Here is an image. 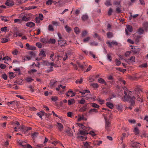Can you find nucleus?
<instances>
[{"instance_id": "nucleus-1", "label": "nucleus", "mask_w": 148, "mask_h": 148, "mask_svg": "<svg viewBox=\"0 0 148 148\" xmlns=\"http://www.w3.org/2000/svg\"><path fill=\"white\" fill-rule=\"evenodd\" d=\"M124 90V95L123 99L124 101H129L130 103V104L132 106H134L135 104V101L136 99L135 96L132 95L133 92H131L126 90L127 88L124 86L123 87Z\"/></svg>"}, {"instance_id": "nucleus-2", "label": "nucleus", "mask_w": 148, "mask_h": 148, "mask_svg": "<svg viewBox=\"0 0 148 148\" xmlns=\"http://www.w3.org/2000/svg\"><path fill=\"white\" fill-rule=\"evenodd\" d=\"M79 127L82 128V130H80L79 131L80 134L82 135H86L88 134L87 132V130H88V128L86 127L83 125L82 123H77Z\"/></svg>"}, {"instance_id": "nucleus-3", "label": "nucleus", "mask_w": 148, "mask_h": 148, "mask_svg": "<svg viewBox=\"0 0 148 148\" xmlns=\"http://www.w3.org/2000/svg\"><path fill=\"white\" fill-rule=\"evenodd\" d=\"M142 91L141 89L140 88L137 87L135 88L134 91H133V93L137 95L136 96L137 100L140 101H142V99L141 98L139 97V93Z\"/></svg>"}, {"instance_id": "nucleus-4", "label": "nucleus", "mask_w": 148, "mask_h": 148, "mask_svg": "<svg viewBox=\"0 0 148 148\" xmlns=\"http://www.w3.org/2000/svg\"><path fill=\"white\" fill-rule=\"evenodd\" d=\"M104 119L106 122L105 129L107 131H109V127L111 126V123L106 117H104Z\"/></svg>"}, {"instance_id": "nucleus-5", "label": "nucleus", "mask_w": 148, "mask_h": 148, "mask_svg": "<svg viewBox=\"0 0 148 148\" xmlns=\"http://www.w3.org/2000/svg\"><path fill=\"white\" fill-rule=\"evenodd\" d=\"M39 56H40V57H38L36 58V60L38 61H39L40 60L42 59V57H45L46 56V54L45 53V52L42 50L41 51L40 53L39 54Z\"/></svg>"}, {"instance_id": "nucleus-6", "label": "nucleus", "mask_w": 148, "mask_h": 148, "mask_svg": "<svg viewBox=\"0 0 148 148\" xmlns=\"http://www.w3.org/2000/svg\"><path fill=\"white\" fill-rule=\"evenodd\" d=\"M5 4L7 6L11 7L14 5V2L11 0H7L5 2Z\"/></svg>"}, {"instance_id": "nucleus-7", "label": "nucleus", "mask_w": 148, "mask_h": 148, "mask_svg": "<svg viewBox=\"0 0 148 148\" xmlns=\"http://www.w3.org/2000/svg\"><path fill=\"white\" fill-rule=\"evenodd\" d=\"M58 44L62 46H65L67 45L66 41L64 40H58Z\"/></svg>"}, {"instance_id": "nucleus-8", "label": "nucleus", "mask_w": 148, "mask_h": 148, "mask_svg": "<svg viewBox=\"0 0 148 148\" xmlns=\"http://www.w3.org/2000/svg\"><path fill=\"white\" fill-rule=\"evenodd\" d=\"M131 145L133 147L135 148H139L140 146V144L139 143L136 142H132L131 143Z\"/></svg>"}, {"instance_id": "nucleus-9", "label": "nucleus", "mask_w": 148, "mask_h": 148, "mask_svg": "<svg viewBox=\"0 0 148 148\" xmlns=\"http://www.w3.org/2000/svg\"><path fill=\"white\" fill-rule=\"evenodd\" d=\"M127 29H125V31L126 35H128V33L127 30L130 32H131L132 31V26L129 25L127 26Z\"/></svg>"}, {"instance_id": "nucleus-10", "label": "nucleus", "mask_w": 148, "mask_h": 148, "mask_svg": "<svg viewBox=\"0 0 148 148\" xmlns=\"http://www.w3.org/2000/svg\"><path fill=\"white\" fill-rule=\"evenodd\" d=\"M87 66V64L84 62L82 64H79V67L82 69H85Z\"/></svg>"}, {"instance_id": "nucleus-11", "label": "nucleus", "mask_w": 148, "mask_h": 148, "mask_svg": "<svg viewBox=\"0 0 148 148\" xmlns=\"http://www.w3.org/2000/svg\"><path fill=\"white\" fill-rule=\"evenodd\" d=\"M40 41L44 43H48V39L47 38H41Z\"/></svg>"}, {"instance_id": "nucleus-12", "label": "nucleus", "mask_w": 148, "mask_h": 148, "mask_svg": "<svg viewBox=\"0 0 148 148\" xmlns=\"http://www.w3.org/2000/svg\"><path fill=\"white\" fill-rule=\"evenodd\" d=\"M69 93H71V97H73L75 95V93L73 92V91L72 90L68 91L66 94V95L67 97H69L70 95H69Z\"/></svg>"}, {"instance_id": "nucleus-13", "label": "nucleus", "mask_w": 148, "mask_h": 148, "mask_svg": "<svg viewBox=\"0 0 148 148\" xmlns=\"http://www.w3.org/2000/svg\"><path fill=\"white\" fill-rule=\"evenodd\" d=\"M90 142H86L84 144V146L86 148H92V147L90 145Z\"/></svg>"}, {"instance_id": "nucleus-14", "label": "nucleus", "mask_w": 148, "mask_h": 148, "mask_svg": "<svg viewBox=\"0 0 148 148\" xmlns=\"http://www.w3.org/2000/svg\"><path fill=\"white\" fill-rule=\"evenodd\" d=\"M26 25L27 26L30 27H34L35 25V23L32 22H28L26 23Z\"/></svg>"}, {"instance_id": "nucleus-15", "label": "nucleus", "mask_w": 148, "mask_h": 148, "mask_svg": "<svg viewBox=\"0 0 148 148\" xmlns=\"http://www.w3.org/2000/svg\"><path fill=\"white\" fill-rule=\"evenodd\" d=\"M66 88L65 86H63L61 84L59 85L58 86V87L56 88V90L57 91L60 90L61 88L63 89H64Z\"/></svg>"}, {"instance_id": "nucleus-16", "label": "nucleus", "mask_w": 148, "mask_h": 148, "mask_svg": "<svg viewBox=\"0 0 148 148\" xmlns=\"http://www.w3.org/2000/svg\"><path fill=\"white\" fill-rule=\"evenodd\" d=\"M134 59L135 57L134 56H132L130 57V58L126 60L125 61L127 62H128L131 61L134 62Z\"/></svg>"}, {"instance_id": "nucleus-17", "label": "nucleus", "mask_w": 148, "mask_h": 148, "mask_svg": "<svg viewBox=\"0 0 148 148\" xmlns=\"http://www.w3.org/2000/svg\"><path fill=\"white\" fill-rule=\"evenodd\" d=\"M66 132L69 136H71L73 135V134L71 132V129L69 128H68L66 129Z\"/></svg>"}, {"instance_id": "nucleus-18", "label": "nucleus", "mask_w": 148, "mask_h": 148, "mask_svg": "<svg viewBox=\"0 0 148 148\" xmlns=\"http://www.w3.org/2000/svg\"><path fill=\"white\" fill-rule=\"evenodd\" d=\"M75 102V100L74 99H71V100H68V104L69 105H70L74 103Z\"/></svg>"}, {"instance_id": "nucleus-19", "label": "nucleus", "mask_w": 148, "mask_h": 148, "mask_svg": "<svg viewBox=\"0 0 148 148\" xmlns=\"http://www.w3.org/2000/svg\"><path fill=\"white\" fill-rule=\"evenodd\" d=\"M106 105L108 107L111 109H112L113 107V104L110 102L106 103Z\"/></svg>"}, {"instance_id": "nucleus-20", "label": "nucleus", "mask_w": 148, "mask_h": 148, "mask_svg": "<svg viewBox=\"0 0 148 148\" xmlns=\"http://www.w3.org/2000/svg\"><path fill=\"white\" fill-rule=\"evenodd\" d=\"M57 82L54 79H52L50 81V87H52Z\"/></svg>"}, {"instance_id": "nucleus-21", "label": "nucleus", "mask_w": 148, "mask_h": 148, "mask_svg": "<svg viewBox=\"0 0 148 148\" xmlns=\"http://www.w3.org/2000/svg\"><path fill=\"white\" fill-rule=\"evenodd\" d=\"M91 106L94 108H99V106L98 105L94 103H91Z\"/></svg>"}, {"instance_id": "nucleus-22", "label": "nucleus", "mask_w": 148, "mask_h": 148, "mask_svg": "<svg viewBox=\"0 0 148 148\" xmlns=\"http://www.w3.org/2000/svg\"><path fill=\"white\" fill-rule=\"evenodd\" d=\"M88 18V15L86 14L83 15L82 17V19L83 21L87 20Z\"/></svg>"}, {"instance_id": "nucleus-23", "label": "nucleus", "mask_w": 148, "mask_h": 148, "mask_svg": "<svg viewBox=\"0 0 148 148\" xmlns=\"http://www.w3.org/2000/svg\"><path fill=\"white\" fill-rule=\"evenodd\" d=\"M105 4L107 6L111 5H112L110 0H107L105 2Z\"/></svg>"}, {"instance_id": "nucleus-24", "label": "nucleus", "mask_w": 148, "mask_h": 148, "mask_svg": "<svg viewBox=\"0 0 148 148\" xmlns=\"http://www.w3.org/2000/svg\"><path fill=\"white\" fill-rule=\"evenodd\" d=\"M38 135V133L36 132L32 134V137L33 138H36Z\"/></svg>"}, {"instance_id": "nucleus-25", "label": "nucleus", "mask_w": 148, "mask_h": 148, "mask_svg": "<svg viewBox=\"0 0 148 148\" xmlns=\"http://www.w3.org/2000/svg\"><path fill=\"white\" fill-rule=\"evenodd\" d=\"M108 79L109 80H111V81H109V82L111 84V85L113 84H114V82H113V77H112V76H109L108 77Z\"/></svg>"}, {"instance_id": "nucleus-26", "label": "nucleus", "mask_w": 148, "mask_h": 148, "mask_svg": "<svg viewBox=\"0 0 148 148\" xmlns=\"http://www.w3.org/2000/svg\"><path fill=\"white\" fill-rule=\"evenodd\" d=\"M26 81L27 82H31L32 81L34 80V79L30 77H27L25 79Z\"/></svg>"}, {"instance_id": "nucleus-27", "label": "nucleus", "mask_w": 148, "mask_h": 148, "mask_svg": "<svg viewBox=\"0 0 148 148\" xmlns=\"http://www.w3.org/2000/svg\"><path fill=\"white\" fill-rule=\"evenodd\" d=\"M98 110L97 109L93 108V109H91L89 111V112L90 113H91L92 112H98Z\"/></svg>"}, {"instance_id": "nucleus-28", "label": "nucleus", "mask_w": 148, "mask_h": 148, "mask_svg": "<svg viewBox=\"0 0 148 148\" xmlns=\"http://www.w3.org/2000/svg\"><path fill=\"white\" fill-rule=\"evenodd\" d=\"M58 127L60 131H61L62 130L63 128V127L61 123H58Z\"/></svg>"}, {"instance_id": "nucleus-29", "label": "nucleus", "mask_w": 148, "mask_h": 148, "mask_svg": "<svg viewBox=\"0 0 148 148\" xmlns=\"http://www.w3.org/2000/svg\"><path fill=\"white\" fill-rule=\"evenodd\" d=\"M65 29L66 31L68 33H69L71 31V28L67 25L65 26Z\"/></svg>"}, {"instance_id": "nucleus-30", "label": "nucleus", "mask_w": 148, "mask_h": 148, "mask_svg": "<svg viewBox=\"0 0 148 148\" xmlns=\"http://www.w3.org/2000/svg\"><path fill=\"white\" fill-rule=\"evenodd\" d=\"M144 32L143 29L142 28H140L138 29V32L139 34H143Z\"/></svg>"}, {"instance_id": "nucleus-31", "label": "nucleus", "mask_w": 148, "mask_h": 148, "mask_svg": "<svg viewBox=\"0 0 148 148\" xmlns=\"http://www.w3.org/2000/svg\"><path fill=\"white\" fill-rule=\"evenodd\" d=\"M85 102V100L83 98L81 100H79L78 101V102L79 103L82 104H84Z\"/></svg>"}, {"instance_id": "nucleus-32", "label": "nucleus", "mask_w": 148, "mask_h": 148, "mask_svg": "<svg viewBox=\"0 0 148 148\" xmlns=\"http://www.w3.org/2000/svg\"><path fill=\"white\" fill-rule=\"evenodd\" d=\"M134 131L136 134H137L139 133V131L137 127H136L134 128Z\"/></svg>"}, {"instance_id": "nucleus-33", "label": "nucleus", "mask_w": 148, "mask_h": 148, "mask_svg": "<svg viewBox=\"0 0 148 148\" xmlns=\"http://www.w3.org/2000/svg\"><path fill=\"white\" fill-rule=\"evenodd\" d=\"M48 30L51 31H53L54 29L53 26L51 25H49L48 27Z\"/></svg>"}, {"instance_id": "nucleus-34", "label": "nucleus", "mask_w": 148, "mask_h": 148, "mask_svg": "<svg viewBox=\"0 0 148 148\" xmlns=\"http://www.w3.org/2000/svg\"><path fill=\"white\" fill-rule=\"evenodd\" d=\"M74 31L76 34H78L79 32V29L78 27H76L74 28Z\"/></svg>"}, {"instance_id": "nucleus-35", "label": "nucleus", "mask_w": 148, "mask_h": 148, "mask_svg": "<svg viewBox=\"0 0 148 148\" xmlns=\"http://www.w3.org/2000/svg\"><path fill=\"white\" fill-rule=\"evenodd\" d=\"M56 42V40L55 39H52L50 38L49 40V41L48 40V43H55Z\"/></svg>"}, {"instance_id": "nucleus-36", "label": "nucleus", "mask_w": 148, "mask_h": 148, "mask_svg": "<svg viewBox=\"0 0 148 148\" xmlns=\"http://www.w3.org/2000/svg\"><path fill=\"white\" fill-rule=\"evenodd\" d=\"M52 0H48L46 3V4L48 5H51L52 3Z\"/></svg>"}, {"instance_id": "nucleus-37", "label": "nucleus", "mask_w": 148, "mask_h": 148, "mask_svg": "<svg viewBox=\"0 0 148 148\" xmlns=\"http://www.w3.org/2000/svg\"><path fill=\"white\" fill-rule=\"evenodd\" d=\"M118 110L121 111L122 109V106L121 105H118L116 106Z\"/></svg>"}, {"instance_id": "nucleus-38", "label": "nucleus", "mask_w": 148, "mask_h": 148, "mask_svg": "<svg viewBox=\"0 0 148 148\" xmlns=\"http://www.w3.org/2000/svg\"><path fill=\"white\" fill-rule=\"evenodd\" d=\"M115 62L117 66H119L121 64V62L118 59H116L115 60Z\"/></svg>"}, {"instance_id": "nucleus-39", "label": "nucleus", "mask_w": 148, "mask_h": 148, "mask_svg": "<svg viewBox=\"0 0 148 148\" xmlns=\"http://www.w3.org/2000/svg\"><path fill=\"white\" fill-rule=\"evenodd\" d=\"M29 17H27L26 16H23L22 18L23 21H28L29 20Z\"/></svg>"}, {"instance_id": "nucleus-40", "label": "nucleus", "mask_w": 148, "mask_h": 148, "mask_svg": "<svg viewBox=\"0 0 148 148\" xmlns=\"http://www.w3.org/2000/svg\"><path fill=\"white\" fill-rule=\"evenodd\" d=\"M9 77L10 79H12L15 76H14V73L13 72H10L9 73Z\"/></svg>"}, {"instance_id": "nucleus-41", "label": "nucleus", "mask_w": 148, "mask_h": 148, "mask_svg": "<svg viewBox=\"0 0 148 148\" xmlns=\"http://www.w3.org/2000/svg\"><path fill=\"white\" fill-rule=\"evenodd\" d=\"M86 109V106H83V107L81 108L80 110L81 112L85 111Z\"/></svg>"}, {"instance_id": "nucleus-42", "label": "nucleus", "mask_w": 148, "mask_h": 148, "mask_svg": "<svg viewBox=\"0 0 148 148\" xmlns=\"http://www.w3.org/2000/svg\"><path fill=\"white\" fill-rule=\"evenodd\" d=\"M57 34L59 38V40H64L63 38L62 37L60 33H58Z\"/></svg>"}, {"instance_id": "nucleus-43", "label": "nucleus", "mask_w": 148, "mask_h": 148, "mask_svg": "<svg viewBox=\"0 0 148 148\" xmlns=\"http://www.w3.org/2000/svg\"><path fill=\"white\" fill-rule=\"evenodd\" d=\"M120 81L121 85H125V84L126 82L125 80H122L121 79H120Z\"/></svg>"}, {"instance_id": "nucleus-44", "label": "nucleus", "mask_w": 148, "mask_h": 148, "mask_svg": "<svg viewBox=\"0 0 148 148\" xmlns=\"http://www.w3.org/2000/svg\"><path fill=\"white\" fill-rule=\"evenodd\" d=\"M92 86L94 88H97L98 87V85L97 83H93L92 84Z\"/></svg>"}, {"instance_id": "nucleus-45", "label": "nucleus", "mask_w": 148, "mask_h": 148, "mask_svg": "<svg viewBox=\"0 0 148 148\" xmlns=\"http://www.w3.org/2000/svg\"><path fill=\"white\" fill-rule=\"evenodd\" d=\"M1 30L2 32H6L7 30V27H2Z\"/></svg>"}, {"instance_id": "nucleus-46", "label": "nucleus", "mask_w": 148, "mask_h": 148, "mask_svg": "<svg viewBox=\"0 0 148 148\" xmlns=\"http://www.w3.org/2000/svg\"><path fill=\"white\" fill-rule=\"evenodd\" d=\"M94 38H97V39L99 40H100V37L99 36L98 34L97 33H95L94 34V35L93 36Z\"/></svg>"}, {"instance_id": "nucleus-47", "label": "nucleus", "mask_w": 148, "mask_h": 148, "mask_svg": "<svg viewBox=\"0 0 148 148\" xmlns=\"http://www.w3.org/2000/svg\"><path fill=\"white\" fill-rule=\"evenodd\" d=\"M98 44V43L97 42H91L90 43V45L91 46H97Z\"/></svg>"}, {"instance_id": "nucleus-48", "label": "nucleus", "mask_w": 148, "mask_h": 148, "mask_svg": "<svg viewBox=\"0 0 148 148\" xmlns=\"http://www.w3.org/2000/svg\"><path fill=\"white\" fill-rule=\"evenodd\" d=\"M107 59L109 60V61L110 62L112 60V58L110 55L109 54H108L107 55Z\"/></svg>"}, {"instance_id": "nucleus-49", "label": "nucleus", "mask_w": 148, "mask_h": 148, "mask_svg": "<svg viewBox=\"0 0 148 148\" xmlns=\"http://www.w3.org/2000/svg\"><path fill=\"white\" fill-rule=\"evenodd\" d=\"M36 46L38 47V48H41L42 47V45L39 42H37L36 44Z\"/></svg>"}, {"instance_id": "nucleus-50", "label": "nucleus", "mask_w": 148, "mask_h": 148, "mask_svg": "<svg viewBox=\"0 0 148 148\" xmlns=\"http://www.w3.org/2000/svg\"><path fill=\"white\" fill-rule=\"evenodd\" d=\"M126 135V134L125 133H123L122 134V136L121 137L120 139L123 141V139L125 138Z\"/></svg>"}, {"instance_id": "nucleus-51", "label": "nucleus", "mask_w": 148, "mask_h": 148, "mask_svg": "<svg viewBox=\"0 0 148 148\" xmlns=\"http://www.w3.org/2000/svg\"><path fill=\"white\" fill-rule=\"evenodd\" d=\"M90 39V38L89 37H87L84 39L83 40V42H88Z\"/></svg>"}, {"instance_id": "nucleus-52", "label": "nucleus", "mask_w": 148, "mask_h": 148, "mask_svg": "<svg viewBox=\"0 0 148 148\" xmlns=\"http://www.w3.org/2000/svg\"><path fill=\"white\" fill-rule=\"evenodd\" d=\"M82 82V79H77L76 81L75 82L77 84L79 83L81 84Z\"/></svg>"}, {"instance_id": "nucleus-53", "label": "nucleus", "mask_w": 148, "mask_h": 148, "mask_svg": "<svg viewBox=\"0 0 148 148\" xmlns=\"http://www.w3.org/2000/svg\"><path fill=\"white\" fill-rule=\"evenodd\" d=\"M89 54L94 59H95L97 58V57H96L95 55H94L92 51H90L89 52Z\"/></svg>"}, {"instance_id": "nucleus-54", "label": "nucleus", "mask_w": 148, "mask_h": 148, "mask_svg": "<svg viewBox=\"0 0 148 148\" xmlns=\"http://www.w3.org/2000/svg\"><path fill=\"white\" fill-rule=\"evenodd\" d=\"M18 143L20 145H21L23 146H25V145L24 144L25 143L24 142L21 140H19L18 141Z\"/></svg>"}, {"instance_id": "nucleus-55", "label": "nucleus", "mask_w": 148, "mask_h": 148, "mask_svg": "<svg viewBox=\"0 0 148 148\" xmlns=\"http://www.w3.org/2000/svg\"><path fill=\"white\" fill-rule=\"evenodd\" d=\"M36 49V47L34 46H30L29 48H28V50H34Z\"/></svg>"}, {"instance_id": "nucleus-56", "label": "nucleus", "mask_w": 148, "mask_h": 148, "mask_svg": "<svg viewBox=\"0 0 148 148\" xmlns=\"http://www.w3.org/2000/svg\"><path fill=\"white\" fill-rule=\"evenodd\" d=\"M113 12L112 10V8H110L108 12V14L109 16H110L111 15L112 13Z\"/></svg>"}, {"instance_id": "nucleus-57", "label": "nucleus", "mask_w": 148, "mask_h": 148, "mask_svg": "<svg viewBox=\"0 0 148 148\" xmlns=\"http://www.w3.org/2000/svg\"><path fill=\"white\" fill-rule=\"evenodd\" d=\"M24 126H21L18 127V129L19 131H23Z\"/></svg>"}, {"instance_id": "nucleus-58", "label": "nucleus", "mask_w": 148, "mask_h": 148, "mask_svg": "<svg viewBox=\"0 0 148 148\" xmlns=\"http://www.w3.org/2000/svg\"><path fill=\"white\" fill-rule=\"evenodd\" d=\"M107 34L108 38H111L112 36V34L111 32L107 33Z\"/></svg>"}, {"instance_id": "nucleus-59", "label": "nucleus", "mask_w": 148, "mask_h": 148, "mask_svg": "<svg viewBox=\"0 0 148 148\" xmlns=\"http://www.w3.org/2000/svg\"><path fill=\"white\" fill-rule=\"evenodd\" d=\"M8 40L7 38H3L2 39V42L3 43H4L8 42Z\"/></svg>"}, {"instance_id": "nucleus-60", "label": "nucleus", "mask_w": 148, "mask_h": 148, "mask_svg": "<svg viewBox=\"0 0 148 148\" xmlns=\"http://www.w3.org/2000/svg\"><path fill=\"white\" fill-rule=\"evenodd\" d=\"M80 13V10L79 9H77L75 12V14L78 16Z\"/></svg>"}, {"instance_id": "nucleus-61", "label": "nucleus", "mask_w": 148, "mask_h": 148, "mask_svg": "<svg viewBox=\"0 0 148 148\" xmlns=\"http://www.w3.org/2000/svg\"><path fill=\"white\" fill-rule=\"evenodd\" d=\"M87 32L86 31H83L82 33V37H84L86 36V35L87 34Z\"/></svg>"}, {"instance_id": "nucleus-62", "label": "nucleus", "mask_w": 148, "mask_h": 148, "mask_svg": "<svg viewBox=\"0 0 148 148\" xmlns=\"http://www.w3.org/2000/svg\"><path fill=\"white\" fill-rule=\"evenodd\" d=\"M105 80L102 79V78H100L98 79V82L100 83L103 84V82H104Z\"/></svg>"}, {"instance_id": "nucleus-63", "label": "nucleus", "mask_w": 148, "mask_h": 148, "mask_svg": "<svg viewBox=\"0 0 148 148\" xmlns=\"http://www.w3.org/2000/svg\"><path fill=\"white\" fill-rule=\"evenodd\" d=\"M52 100L54 101H56L58 100V98L56 97H53L51 98Z\"/></svg>"}, {"instance_id": "nucleus-64", "label": "nucleus", "mask_w": 148, "mask_h": 148, "mask_svg": "<svg viewBox=\"0 0 148 148\" xmlns=\"http://www.w3.org/2000/svg\"><path fill=\"white\" fill-rule=\"evenodd\" d=\"M116 11L117 12L119 13L121 12V9L119 7H118L116 8Z\"/></svg>"}]
</instances>
